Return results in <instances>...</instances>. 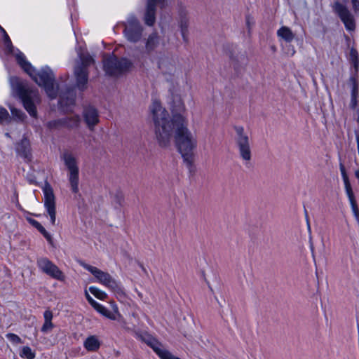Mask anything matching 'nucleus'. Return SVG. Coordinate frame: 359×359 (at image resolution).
<instances>
[{"mask_svg":"<svg viewBox=\"0 0 359 359\" xmlns=\"http://www.w3.org/2000/svg\"><path fill=\"white\" fill-rule=\"evenodd\" d=\"M165 0H148L147 10L144 15L145 24L152 26L155 22V11L156 4L164 6Z\"/></svg>","mask_w":359,"mask_h":359,"instance_id":"obj_13","label":"nucleus"},{"mask_svg":"<svg viewBox=\"0 0 359 359\" xmlns=\"http://www.w3.org/2000/svg\"><path fill=\"white\" fill-rule=\"evenodd\" d=\"M344 36H345L346 40L347 41H350V38H349V36H347V35H346V34H345Z\"/></svg>","mask_w":359,"mask_h":359,"instance_id":"obj_43","label":"nucleus"},{"mask_svg":"<svg viewBox=\"0 0 359 359\" xmlns=\"http://www.w3.org/2000/svg\"><path fill=\"white\" fill-rule=\"evenodd\" d=\"M158 66L163 73H168L174 69L173 65L167 57L161 58L158 62Z\"/></svg>","mask_w":359,"mask_h":359,"instance_id":"obj_24","label":"nucleus"},{"mask_svg":"<svg viewBox=\"0 0 359 359\" xmlns=\"http://www.w3.org/2000/svg\"><path fill=\"white\" fill-rule=\"evenodd\" d=\"M29 222L32 226L39 230V231L46 238L49 243L52 242V236L39 222L34 219H29Z\"/></svg>","mask_w":359,"mask_h":359,"instance_id":"obj_25","label":"nucleus"},{"mask_svg":"<svg viewBox=\"0 0 359 359\" xmlns=\"http://www.w3.org/2000/svg\"><path fill=\"white\" fill-rule=\"evenodd\" d=\"M47 127L50 129H57L60 127H63L62 120L58 119L49 121L47 123Z\"/></svg>","mask_w":359,"mask_h":359,"instance_id":"obj_30","label":"nucleus"},{"mask_svg":"<svg viewBox=\"0 0 359 359\" xmlns=\"http://www.w3.org/2000/svg\"><path fill=\"white\" fill-rule=\"evenodd\" d=\"M89 291L91 294H93L96 298L99 299H105L107 297V294L102 290L95 286H90L89 287Z\"/></svg>","mask_w":359,"mask_h":359,"instance_id":"obj_28","label":"nucleus"},{"mask_svg":"<svg viewBox=\"0 0 359 359\" xmlns=\"http://www.w3.org/2000/svg\"><path fill=\"white\" fill-rule=\"evenodd\" d=\"M307 222H309V221L307 220ZM308 226H309V229H310V224L309 223H308Z\"/></svg>","mask_w":359,"mask_h":359,"instance_id":"obj_45","label":"nucleus"},{"mask_svg":"<svg viewBox=\"0 0 359 359\" xmlns=\"http://www.w3.org/2000/svg\"><path fill=\"white\" fill-rule=\"evenodd\" d=\"M79 60L74 67V76L76 86L83 90L86 88L88 81V72L87 67L94 62V60L88 53H79Z\"/></svg>","mask_w":359,"mask_h":359,"instance_id":"obj_6","label":"nucleus"},{"mask_svg":"<svg viewBox=\"0 0 359 359\" xmlns=\"http://www.w3.org/2000/svg\"><path fill=\"white\" fill-rule=\"evenodd\" d=\"M44 205L50 217L52 224H55L56 219L55 199L53 189L50 185H46L43 189Z\"/></svg>","mask_w":359,"mask_h":359,"instance_id":"obj_12","label":"nucleus"},{"mask_svg":"<svg viewBox=\"0 0 359 359\" xmlns=\"http://www.w3.org/2000/svg\"><path fill=\"white\" fill-rule=\"evenodd\" d=\"M7 338L13 343L19 344L21 342V339L15 334L9 333L6 335Z\"/></svg>","mask_w":359,"mask_h":359,"instance_id":"obj_33","label":"nucleus"},{"mask_svg":"<svg viewBox=\"0 0 359 359\" xmlns=\"http://www.w3.org/2000/svg\"><path fill=\"white\" fill-rule=\"evenodd\" d=\"M12 121L8 111L3 107L0 106V123H9Z\"/></svg>","mask_w":359,"mask_h":359,"instance_id":"obj_26","label":"nucleus"},{"mask_svg":"<svg viewBox=\"0 0 359 359\" xmlns=\"http://www.w3.org/2000/svg\"><path fill=\"white\" fill-rule=\"evenodd\" d=\"M45 316V322L41 327V331L43 332H48L53 327V324L51 322L53 316Z\"/></svg>","mask_w":359,"mask_h":359,"instance_id":"obj_29","label":"nucleus"},{"mask_svg":"<svg viewBox=\"0 0 359 359\" xmlns=\"http://www.w3.org/2000/svg\"><path fill=\"white\" fill-rule=\"evenodd\" d=\"M62 160L65 162L69 172L79 171L76 158L69 152H65L62 154Z\"/></svg>","mask_w":359,"mask_h":359,"instance_id":"obj_17","label":"nucleus"},{"mask_svg":"<svg viewBox=\"0 0 359 359\" xmlns=\"http://www.w3.org/2000/svg\"><path fill=\"white\" fill-rule=\"evenodd\" d=\"M68 178L72 191L74 193L79 192V171L69 172Z\"/></svg>","mask_w":359,"mask_h":359,"instance_id":"obj_23","label":"nucleus"},{"mask_svg":"<svg viewBox=\"0 0 359 359\" xmlns=\"http://www.w3.org/2000/svg\"><path fill=\"white\" fill-rule=\"evenodd\" d=\"M233 128L235 131L233 137L235 146L238 151L240 158L245 162V165H247L252 159L250 137L245 132L243 126H233Z\"/></svg>","mask_w":359,"mask_h":359,"instance_id":"obj_4","label":"nucleus"},{"mask_svg":"<svg viewBox=\"0 0 359 359\" xmlns=\"http://www.w3.org/2000/svg\"><path fill=\"white\" fill-rule=\"evenodd\" d=\"M104 70L112 76H118L130 70L132 62L126 58H118L116 55L104 56L103 59Z\"/></svg>","mask_w":359,"mask_h":359,"instance_id":"obj_7","label":"nucleus"},{"mask_svg":"<svg viewBox=\"0 0 359 359\" xmlns=\"http://www.w3.org/2000/svg\"><path fill=\"white\" fill-rule=\"evenodd\" d=\"M86 297L90 304L93 302L94 299L90 296L87 291H86Z\"/></svg>","mask_w":359,"mask_h":359,"instance_id":"obj_38","label":"nucleus"},{"mask_svg":"<svg viewBox=\"0 0 359 359\" xmlns=\"http://www.w3.org/2000/svg\"><path fill=\"white\" fill-rule=\"evenodd\" d=\"M355 71V76H358L357 74L359 69V59L351 61Z\"/></svg>","mask_w":359,"mask_h":359,"instance_id":"obj_36","label":"nucleus"},{"mask_svg":"<svg viewBox=\"0 0 359 359\" xmlns=\"http://www.w3.org/2000/svg\"><path fill=\"white\" fill-rule=\"evenodd\" d=\"M277 36L283 39L287 43L292 42L295 36L291 29L286 26L281 27L277 31Z\"/></svg>","mask_w":359,"mask_h":359,"instance_id":"obj_20","label":"nucleus"},{"mask_svg":"<svg viewBox=\"0 0 359 359\" xmlns=\"http://www.w3.org/2000/svg\"><path fill=\"white\" fill-rule=\"evenodd\" d=\"M83 116L88 128L90 130H93L95 126L99 122V116L97 110L91 107H87L84 109Z\"/></svg>","mask_w":359,"mask_h":359,"instance_id":"obj_14","label":"nucleus"},{"mask_svg":"<svg viewBox=\"0 0 359 359\" xmlns=\"http://www.w3.org/2000/svg\"><path fill=\"white\" fill-rule=\"evenodd\" d=\"M80 264L94 276L97 283L104 285L114 293H123V290L121 283H118L109 273L102 271L95 266H93L83 262H80Z\"/></svg>","mask_w":359,"mask_h":359,"instance_id":"obj_5","label":"nucleus"},{"mask_svg":"<svg viewBox=\"0 0 359 359\" xmlns=\"http://www.w3.org/2000/svg\"><path fill=\"white\" fill-rule=\"evenodd\" d=\"M159 43H160V39H159L158 34L156 32L151 34L148 36V38L146 41V43H145L146 50L148 53H150V52L154 50L159 45Z\"/></svg>","mask_w":359,"mask_h":359,"instance_id":"obj_19","label":"nucleus"},{"mask_svg":"<svg viewBox=\"0 0 359 359\" xmlns=\"http://www.w3.org/2000/svg\"><path fill=\"white\" fill-rule=\"evenodd\" d=\"M349 81L352 85L351 107L354 109L358 104L359 82L357 76H351Z\"/></svg>","mask_w":359,"mask_h":359,"instance_id":"obj_15","label":"nucleus"},{"mask_svg":"<svg viewBox=\"0 0 359 359\" xmlns=\"http://www.w3.org/2000/svg\"><path fill=\"white\" fill-rule=\"evenodd\" d=\"M245 24L248 33H250L252 27L255 24V22L254 18L250 13L245 15Z\"/></svg>","mask_w":359,"mask_h":359,"instance_id":"obj_31","label":"nucleus"},{"mask_svg":"<svg viewBox=\"0 0 359 359\" xmlns=\"http://www.w3.org/2000/svg\"><path fill=\"white\" fill-rule=\"evenodd\" d=\"M333 10L344 24L347 30L353 31L355 29V24L353 17L346 6L339 1H336L333 5Z\"/></svg>","mask_w":359,"mask_h":359,"instance_id":"obj_11","label":"nucleus"},{"mask_svg":"<svg viewBox=\"0 0 359 359\" xmlns=\"http://www.w3.org/2000/svg\"><path fill=\"white\" fill-rule=\"evenodd\" d=\"M107 318H109V319L111 320H116V316H111V315H109V316H106Z\"/></svg>","mask_w":359,"mask_h":359,"instance_id":"obj_40","label":"nucleus"},{"mask_svg":"<svg viewBox=\"0 0 359 359\" xmlns=\"http://www.w3.org/2000/svg\"><path fill=\"white\" fill-rule=\"evenodd\" d=\"M100 346L101 341L96 335H90L83 341V347L89 352L98 351Z\"/></svg>","mask_w":359,"mask_h":359,"instance_id":"obj_16","label":"nucleus"},{"mask_svg":"<svg viewBox=\"0 0 359 359\" xmlns=\"http://www.w3.org/2000/svg\"><path fill=\"white\" fill-rule=\"evenodd\" d=\"M151 111L159 144L163 147L167 146L175 129V140L177 149L190 172H193L196 140L184 125V118L181 115H176L170 121L168 120V112L158 101L153 102Z\"/></svg>","mask_w":359,"mask_h":359,"instance_id":"obj_1","label":"nucleus"},{"mask_svg":"<svg viewBox=\"0 0 359 359\" xmlns=\"http://www.w3.org/2000/svg\"><path fill=\"white\" fill-rule=\"evenodd\" d=\"M37 266L39 269L52 277L53 278L57 279L60 281H63L65 279V276L60 270V269L48 259L42 257L37 260Z\"/></svg>","mask_w":359,"mask_h":359,"instance_id":"obj_10","label":"nucleus"},{"mask_svg":"<svg viewBox=\"0 0 359 359\" xmlns=\"http://www.w3.org/2000/svg\"><path fill=\"white\" fill-rule=\"evenodd\" d=\"M305 214L307 216V210L305 209Z\"/></svg>","mask_w":359,"mask_h":359,"instance_id":"obj_46","label":"nucleus"},{"mask_svg":"<svg viewBox=\"0 0 359 359\" xmlns=\"http://www.w3.org/2000/svg\"><path fill=\"white\" fill-rule=\"evenodd\" d=\"M339 169L344 183L345 190L348 201L351 204V210L353 213L354 217L356 219H359V208L354 193L353 191L348 176L347 175L346 168L342 163H339Z\"/></svg>","mask_w":359,"mask_h":359,"instance_id":"obj_9","label":"nucleus"},{"mask_svg":"<svg viewBox=\"0 0 359 359\" xmlns=\"http://www.w3.org/2000/svg\"><path fill=\"white\" fill-rule=\"evenodd\" d=\"M20 355L22 358L26 359H34L36 356L35 353L31 349L29 346H23L20 353Z\"/></svg>","mask_w":359,"mask_h":359,"instance_id":"obj_27","label":"nucleus"},{"mask_svg":"<svg viewBox=\"0 0 359 359\" xmlns=\"http://www.w3.org/2000/svg\"><path fill=\"white\" fill-rule=\"evenodd\" d=\"M18 63L26 72L30 77L40 86H43L51 99H54L57 95V87L55 85V77L53 72L48 67L42 69L36 72L32 65L28 62L22 53L16 55Z\"/></svg>","mask_w":359,"mask_h":359,"instance_id":"obj_2","label":"nucleus"},{"mask_svg":"<svg viewBox=\"0 0 359 359\" xmlns=\"http://www.w3.org/2000/svg\"><path fill=\"white\" fill-rule=\"evenodd\" d=\"M123 34L131 43H137L142 36L143 27L135 16H130L124 23Z\"/></svg>","mask_w":359,"mask_h":359,"instance_id":"obj_8","label":"nucleus"},{"mask_svg":"<svg viewBox=\"0 0 359 359\" xmlns=\"http://www.w3.org/2000/svg\"><path fill=\"white\" fill-rule=\"evenodd\" d=\"M17 153L23 158H28L30 155V144L29 141L23 137L20 142L16 147Z\"/></svg>","mask_w":359,"mask_h":359,"instance_id":"obj_18","label":"nucleus"},{"mask_svg":"<svg viewBox=\"0 0 359 359\" xmlns=\"http://www.w3.org/2000/svg\"><path fill=\"white\" fill-rule=\"evenodd\" d=\"M359 59V55L357 50L355 48H351L349 53L350 61Z\"/></svg>","mask_w":359,"mask_h":359,"instance_id":"obj_34","label":"nucleus"},{"mask_svg":"<svg viewBox=\"0 0 359 359\" xmlns=\"http://www.w3.org/2000/svg\"><path fill=\"white\" fill-rule=\"evenodd\" d=\"M12 90L13 93L22 100L25 109L29 115L36 117V109L35 104L39 102L37 90L18 79L12 82Z\"/></svg>","mask_w":359,"mask_h":359,"instance_id":"obj_3","label":"nucleus"},{"mask_svg":"<svg viewBox=\"0 0 359 359\" xmlns=\"http://www.w3.org/2000/svg\"><path fill=\"white\" fill-rule=\"evenodd\" d=\"M8 107L12 114V119L18 122L25 121L27 116L22 110L18 109L11 104L8 105Z\"/></svg>","mask_w":359,"mask_h":359,"instance_id":"obj_22","label":"nucleus"},{"mask_svg":"<svg viewBox=\"0 0 359 359\" xmlns=\"http://www.w3.org/2000/svg\"><path fill=\"white\" fill-rule=\"evenodd\" d=\"M351 3L355 12L359 11V0H351Z\"/></svg>","mask_w":359,"mask_h":359,"instance_id":"obj_37","label":"nucleus"},{"mask_svg":"<svg viewBox=\"0 0 359 359\" xmlns=\"http://www.w3.org/2000/svg\"><path fill=\"white\" fill-rule=\"evenodd\" d=\"M229 58L232 61H237V59L236 58V57H234L233 55V54L231 53L230 55H229Z\"/></svg>","mask_w":359,"mask_h":359,"instance_id":"obj_39","label":"nucleus"},{"mask_svg":"<svg viewBox=\"0 0 359 359\" xmlns=\"http://www.w3.org/2000/svg\"><path fill=\"white\" fill-rule=\"evenodd\" d=\"M3 35H4L5 45L9 49V50L11 51V49L13 47L12 46V43H11V41L8 35L7 34L6 32H5V33H3Z\"/></svg>","mask_w":359,"mask_h":359,"instance_id":"obj_35","label":"nucleus"},{"mask_svg":"<svg viewBox=\"0 0 359 359\" xmlns=\"http://www.w3.org/2000/svg\"><path fill=\"white\" fill-rule=\"evenodd\" d=\"M356 178L359 180V170H357L355 172Z\"/></svg>","mask_w":359,"mask_h":359,"instance_id":"obj_41","label":"nucleus"},{"mask_svg":"<svg viewBox=\"0 0 359 359\" xmlns=\"http://www.w3.org/2000/svg\"><path fill=\"white\" fill-rule=\"evenodd\" d=\"M0 31L2 32V33H5V29L0 25Z\"/></svg>","mask_w":359,"mask_h":359,"instance_id":"obj_42","label":"nucleus"},{"mask_svg":"<svg viewBox=\"0 0 359 359\" xmlns=\"http://www.w3.org/2000/svg\"><path fill=\"white\" fill-rule=\"evenodd\" d=\"M44 314H45V315H47V314H48V311H46V312L44 313Z\"/></svg>","mask_w":359,"mask_h":359,"instance_id":"obj_47","label":"nucleus"},{"mask_svg":"<svg viewBox=\"0 0 359 359\" xmlns=\"http://www.w3.org/2000/svg\"><path fill=\"white\" fill-rule=\"evenodd\" d=\"M6 137H10V135L8 133H6Z\"/></svg>","mask_w":359,"mask_h":359,"instance_id":"obj_44","label":"nucleus"},{"mask_svg":"<svg viewBox=\"0 0 359 359\" xmlns=\"http://www.w3.org/2000/svg\"><path fill=\"white\" fill-rule=\"evenodd\" d=\"M63 127H66L67 128H76L79 126L80 124V117L78 115H72L64 118H62Z\"/></svg>","mask_w":359,"mask_h":359,"instance_id":"obj_21","label":"nucleus"},{"mask_svg":"<svg viewBox=\"0 0 359 359\" xmlns=\"http://www.w3.org/2000/svg\"><path fill=\"white\" fill-rule=\"evenodd\" d=\"M90 305L99 313H100L101 314H106L105 312V309L102 306L100 305V304H98L97 302H96L95 300L93 301V302H92L90 304Z\"/></svg>","mask_w":359,"mask_h":359,"instance_id":"obj_32","label":"nucleus"}]
</instances>
